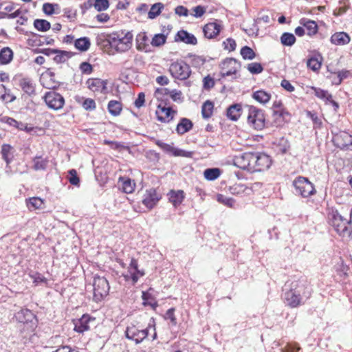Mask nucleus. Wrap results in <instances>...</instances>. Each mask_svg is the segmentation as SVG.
<instances>
[{
  "mask_svg": "<svg viewBox=\"0 0 352 352\" xmlns=\"http://www.w3.org/2000/svg\"><path fill=\"white\" fill-rule=\"evenodd\" d=\"M86 85L87 87L94 92L106 93L107 92V81L98 78H89Z\"/></svg>",
  "mask_w": 352,
  "mask_h": 352,
  "instance_id": "17",
  "label": "nucleus"
},
{
  "mask_svg": "<svg viewBox=\"0 0 352 352\" xmlns=\"http://www.w3.org/2000/svg\"><path fill=\"white\" fill-rule=\"evenodd\" d=\"M242 111L243 109L241 104H233L227 109L226 115L230 120L232 121H237L241 115Z\"/></svg>",
  "mask_w": 352,
  "mask_h": 352,
  "instance_id": "28",
  "label": "nucleus"
},
{
  "mask_svg": "<svg viewBox=\"0 0 352 352\" xmlns=\"http://www.w3.org/2000/svg\"><path fill=\"white\" fill-rule=\"evenodd\" d=\"M248 70L252 74H258L263 71V65L259 63H251L248 65Z\"/></svg>",
  "mask_w": 352,
  "mask_h": 352,
  "instance_id": "58",
  "label": "nucleus"
},
{
  "mask_svg": "<svg viewBox=\"0 0 352 352\" xmlns=\"http://www.w3.org/2000/svg\"><path fill=\"white\" fill-rule=\"evenodd\" d=\"M43 98L47 106L55 111L61 109L65 104L64 97L54 91L46 92Z\"/></svg>",
  "mask_w": 352,
  "mask_h": 352,
  "instance_id": "8",
  "label": "nucleus"
},
{
  "mask_svg": "<svg viewBox=\"0 0 352 352\" xmlns=\"http://www.w3.org/2000/svg\"><path fill=\"white\" fill-rule=\"evenodd\" d=\"M321 61L316 56H311L307 62V67L314 72L318 71L321 67Z\"/></svg>",
  "mask_w": 352,
  "mask_h": 352,
  "instance_id": "53",
  "label": "nucleus"
},
{
  "mask_svg": "<svg viewBox=\"0 0 352 352\" xmlns=\"http://www.w3.org/2000/svg\"><path fill=\"white\" fill-rule=\"evenodd\" d=\"M293 186L297 194L304 198H307L316 194V191L314 184L307 177H297L293 182Z\"/></svg>",
  "mask_w": 352,
  "mask_h": 352,
  "instance_id": "5",
  "label": "nucleus"
},
{
  "mask_svg": "<svg viewBox=\"0 0 352 352\" xmlns=\"http://www.w3.org/2000/svg\"><path fill=\"white\" fill-rule=\"evenodd\" d=\"M175 41L192 45H195L197 43V39L195 36L184 30H181L177 32L175 36Z\"/></svg>",
  "mask_w": 352,
  "mask_h": 352,
  "instance_id": "19",
  "label": "nucleus"
},
{
  "mask_svg": "<svg viewBox=\"0 0 352 352\" xmlns=\"http://www.w3.org/2000/svg\"><path fill=\"white\" fill-rule=\"evenodd\" d=\"M26 205L30 210H34L43 208L44 202L40 197H34L26 199Z\"/></svg>",
  "mask_w": 352,
  "mask_h": 352,
  "instance_id": "37",
  "label": "nucleus"
},
{
  "mask_svg": "<svg viewBox=\"0 0 352 352\" xmlns=\"http://www.w3.org/2000/svg\"><path fill=\"white\" fill-rule=\"evenodd\" d=\"M135 41L136 48L138 50L146 53L151 52V49L148 43V38L146 32H143L138 34Z\"/></svg>",
  "mask_w": 352,
  "mask_h": 352,
  "instance_id": "22",
  "label": "nucleus"
},
{
  "mask_svg": "<svg viewBox=\"0 0 352 352\" xmlns=\"http://www.w3.org/2000/svg\"><path fill=\"white\" fill-rule=\"evenodd\" d=\"M192 127L193 123L190 119L182 118L177 124L175 131L179 135H183L190 131Z\"/></svg>",
  "mask_w": 352,
  "mask_h": 352,
  "instance_id": "29",
  "label": "nucleus"
},
{
  "mask_svg": "<svg viewBox=\"0 0 352 352\" xmlns=\"http://www.w3.org/2000/svg\"><path fill=\"white\" fill-rule=\"evenodd\" d=\"M104 144L109 145L112 149L121 151L122 150L130 151L129 146L124 145L123 143L120 142H113L111 140H104Z\"/></svg>",
  "mask_w": 352,
  "mask_h": 352,
  "instance_id": "52",
  "label": "nucleus"
},
{
  "mask_svg": "<svg viewBox=\"0 0 352 352\" xmlns=\"http://www.w3.org/2000/svg\"><path fill=\"white\" fill-rule=\"evenodd\" d=\"M273 144L276 152L281 155L287 153V152L290 148V142L285 137H281L280 138L276 139L273 142Z\"/></svg>",
  "mask_w": 352,
  "mask_h": 352,
  "instance_id": "25",
  "label": "nucleus"
},
{
  "mask_svg": "<svg viewBox=\"0 0 352 352\" xmlns=\"http://www.w3.org/2000/svg\"><path fill=\"white\" fill-rule=\"evenodd\" d=\"M284 300L286 305L292 308L297 307L305 302L292 287L284 293Z\"/></svg>",
  "mask_w": 352,
  "mask_h": 352,
  "instance_id": "15",
  "label": "nucleus"
},
{
  "mask_svg": "<svg viewBox=\"0 0 352 352\" xmlns=\"http://www.w3.org/2000/svg\"><path fill=\"white\" fill-rule=\"evenodd\" d=\"M168 71L173 78L179 80H187L192 73L190 65L182 60L171 63Z\"/></svg>",
  "mask_w": 352,
  "mask_h": 352,
  "instance_id": "4",
  "label": "nucleus"
},
{
  "mask_svg": "<svg viewBox=\"0 0 352 352\" xmlns=\"http://www.w3.org/2000/svg\"><path fill=\"white\" fill-rule=\"evenodd\" d=\"M329 217L330 224L340 236L352 239V228L349 219L342 217L337 210H333Z\"/></svg>",
  "mask_w": 352,
  "mask_h": 352,
  "instance_id": "2",
  "label": "nucleus"
},
{
  "mask_svg": "<svg viewBox=\"0 0 352 352\" xmlns=\"http://www.w3.org/2000/svg\"><path fill=\"white\" fill-rule=\"evenodd\" d=\"M94 300L96 302L101 301L107 296L109 292L108 280L103 276L96 275L94 278Z\"/></svg>",
  "mask_w": 352,
  "mask_h": 352,
  "instance_id": "7",
  "label": "nucleus"
},
{
  "mask_svg": "<svg viewBox=\"0 0 352 352\" xmlns=\"http://www.w3.org/2000/svg\"><path fill=\"white\" fill-rule=\"evenodd\" d=\"M223 49L226 50H228L229 52H232L236 50V43L234 39L232 38H228L223 42Z\"/></svg>",
  "mask_w": 352,
  "mask_h": 352,
  "instance_id": "60",
  "label": "nucleus"
},
{
  "mask_svg": "<svg viewBox=\"0 0 352 352\" xmlns=\"http://www.w3.org/2000/svg\"><path fill=\"white\" fill-rule=\"evenodd\" d=\"M41 156H36L33 159L34 162V169L36 170H45L47 166V160H41Z\"/></svg>",
  "mask_w": 352,
  "mask_h": 352,
  "instance_id": "54",
  "label": "nucleus"
},
{
  "mask_svg": "<svg viewBox=\"0 0 352 352\" xmlns=\"http://www.w3.org/2000/svg\"><path fill=\"white\" fill-rule=\"evenodd\" d=\"M240 54L244 60H253L256 57L255 52L247 45L241 47Z\"/></svg>",
  "mask_w": 352,
  "mask_h": 352,
  "instance_id": "50",
  "label": "nucleus"
},
{
  "mask_svg": "<svg viewBox=\"0 0 352 352\" xmlns=\"http://www.w3.org/2000/svg\"><path fill=\"white\" fill-rule=\"evenodd\" d=\"M248 107V122L256 130H262L267 126L264 111L254 106Z\"/></svg>",
  "mask_w": 352,
  "mask_h": 352,
  "instance_id": "3",
  "label": "nucleus"
},
{
  "mask_svg": "<svg viewBox=\"0 0 352 352\" xmlns=\"http://www.w3.org/2000/svg\"><path fill=\"white\" fill-rule=\"evenodd\" d=\"M214 104L210 100H206L201 107V115L203 118L208 119L212 115Z\"/></svg>",
  "mask_w": 352,
  "mask_h": 352,
  "instance_id": "43",
  "label": "nucleus"
},
{
  "mask_svg": "<svg viewBox=\"0 0 352 352\" xmlns=\"http://www.w3.org/2000/svg\"><path fill=\"white\" fill-rule=\"evenodd\" d=\"M33 25L40 32H47L51 28V23L45 19H36L34 21Z\"/></svg>",
  "mask_w": 352,
  "mask_h": 352,
  "instance_id": "41",
  "label": "nucleus"
},
{
  "mask_svg": "<svg viewBox=\"0 0 352 352\" xmlns=\"http://www.w3.org/2000/svg\"><path fill=\"white\" fill-rule=\"evenodd\" d=\"M114 38L113 32L110 34L106 32L98 34L96 38V44L105 50L113 49V43L115 42Z\"/></svg>",
  "mask_w": 352,
  "mask_h": 352,
  "instance_id": "18",
  "label": "nucleus"
},
{
  "mask_svg": "<svg viewBox=\"0 0 352 352\" xmlns=\"http://www.w3.org/2000/svg\"><path fill=\"white\" fill-rule=\"evenodd\" d=\"M91 45L90 39L88 37H81L74 41V46L80 52L87 51Z\"/></svg>",
  "mask_w": 352,
  "mask_h": 352,
  "instance_id": "38",
  "label": "nucleus"
},
{
  "mask_svg": "<svg viewBox=\"0 0 352 352\" xmlns=\"http://www.w3.org/2000/svg\"><path fill=\"white\" fill-rule=\"evenodd\" d=\"M257 172L267 170L272 164V159L265 153L256 152Z\"/></svg>",
  "mask_w": 352,
  "mask_h": 352,
  "instance_id": "21",
  "label": "nucleus"
},
{
  "mask_svg": "<svg viewBox=\"0 0 352 352\" xmlns=\"http://www.w3.org/2000/svg\"><path fill=\"white\" fill-rule=\"evenodd\" d=\"M248 170L250 172H257L256 166V152H248Z\"/></svg>",
  "mask_w": 352,
  "mask_h": 352,
  "instance_id": "51",
  "label": "nucleus"
},
{
  "mask_svg": "<svg viewBox=\"0 0 352 352\" xmlns=\"http://www.w3.org/2000/svg\"><path fill=\"white\" fill-rule=\"evenodd\" d=\"M95 318L89 314H83L80 318L74 320V330L78 333H82L89 329V323L94 322Z\"/></svg>",
  "mask_w": 352,
  "mask_h": 352,
  "instance_id": "16",
  "label": "nucleus"
},
{
  "mask_svg": "<svg viewBox=\"0 0 352 352\" xmlns=\"http://www.w3.org/2000/svg\"><path fill=\"white\" fill-rule=\"evenodd\" d=\"M79 68L82 74L87 75L91 74L94 71L93 66L88 62L80 63Z\"/></svg>",
  "mask_w": 352,
  "mask_h": 352,
  "instance_id": "64",
  "label": "nucleus"
},
{
  "mask_svg": "<svg viewBox=\"0 0 352 352\" xmlns=\"http://www.w3.org/2000/svg\"><path fill=\"white\" fill-rule=\"evenodd\" d=\"M155 144L157 145L165 153L170 154L175 157L181 156L185 157H192L193 155L192 151H188L179 148L174 147L173 143L172 144H168L163 142L160 140H155Z\"/></svg>",
  "mask_w": 352,
  "mask_h": 352,
  "instance_id": "9",
  "label": "nucleus"
},
{
  "mask_svg": "<svg viewBox=\"0 0 352 352\" xmlns=\"http://www.w3.org/2000/svg\"><path fill=\"white\" fill-rule=\"evenodd\" d=\"M252 98L261 104H266L271 99V94L263 89H259L252 93Z\"/></svg>",
  "mask_w": 352,
  "mask_h": 352,
  "instance_id": "34",
  "label": "nucleus"
},
{
  "mask_svg": "<svg viewBox=\"0 0 352 352\" xmlns=\"http://www.w3.org/2000/svg\"><path fill=\"white\" fill-rule=\"evenodd\" d=\"M167 35L168 33L166 34L164 33L155 34L151 42V45L153 47H160L163 45L166 41Z\"/></svg>",
  "mask_w": 352,
  "mask_h": 352,
  "instance_id": "45",
  "label": "nucleus"
},
{
  "mask_svg": "<svg viewBox=\"0 0 352 352\" xmlns=\"http://www.w3.org/2000/svg\"><path fill=\"white\" fill-rule=\"evenodd\" d=\"M107 109L111 115L117 116L120 114L122 105L120 102L112 100L109 102Z\"/></svg>",
  "mask_w": 352,
  "mask_h": 352,
  "instance_id": "39",
  "label": "nucleus"
},
{
  "mask_svg": "<svg viewBox=\"0 0 352 352\" xmlns=\"http://www.w3.org/2000/svg\"><path fill=\"white\" fill-rule=\"evenodd\" d=\"M168 200L174 207L179 206L184 199V192L182 190H171L168 193Z\"/></svg>",
  "mask_w": 352,
  "mask_h": 352,
  "instance_id": "27",
  "label": "nucleus"
},
{
  "mask_svg": "<svg viewBox=\"0 0 352 352\" xmlns=\"http://www.w3.org/2000/svg\"><path fill=\"white\" fill-rule=\"evenodd\" d=\"M221 175V170L218 168H206L204 172L206 180L213 181L217 179Z\"/></svg>",
  "mask_w": 352,
  "mask_h": 352,
  "instance_id": "42",
  "label": "nucleus"
},
{
  "mask_svg": "<svg viewBox=\"0 0 352 352\" xmlns=\"http://www.w3.org/2000/svg\"><path fill=\"white\" fill-rule=\"evenodd\" d=\"M45 78H48L46 82V85H43L45 88L49 89H56L59 87V82L55 80V73L52 72L50 69H48L44 74L43 78L45 79Z\"/></svg>",
  "mask_w": 352,
  "mask_h": 352,
  "instance_id": "31",
  "label": "nucleus"
},
{
  "mask_svg": "<svg viewBox=\"0 0 352 352\" xmlns=\"http://www.w3.org/2000/svg\"><path fill=\"white\" fill-rule=\"evenodd\" d=\"M222 29L221 24L217 22H212L206 24L203 28L205 37L212 39L218 36Z\"/></svg>",
  "mask_w": 352,
  "mask_h": 352,
  "instance_id": "20",
  "label": "nucleus"
},
{
  "mask_svg": "<svg viewBox=\"0 0 352 352\" xmlns=\"http://www.w3.org/2000/svg\"><path fill=\"white\" fill-rule=\"evenodd\" d=\"M339 3L340 6L334 11V14L336 15H342L344 14L349 8L348 0H342Z\"/></svg>",
  "mask_w": 352,
  "mask_h": 352,
  "instance_id": "61",
  "label": "nucleus"
},
{
  "mask_svg": "<svg viewBox=\"0 0 352 352\" xmlns=\"http://www.w3.org/2000/svg\"><path fill=\"white\" fill-rule=\"evenodd\" d=\"M19 86L21 89L29 96L36 95L35 85L30 78H23L19 80Z\"/></svg>",
  "mask_w": 352,
  "mask_h": 352,
  "instance_id": "24",
  "label": "nucleus"
},
{
  "mask_svg": "<svg viewBox=\"0 0 352 352\" xmlns=\"http://www.w3.org/2000/svg\"><path fill=\"white\" fill-rule=\"evenodd\" d=\"M94 7L98 12L107 10L109 7V0H94Z\"/></svg>",
  "mask_w": 352,
  "mask_h": 352,
  "instance_id": "56",
  "label": "nucleus"
},
{
  "mask_svg": "<svg viewBox=\"0 0 352 352\" xmlns=\"http://www.w3.org/2000/svg\"><path fill=\"white\" fill-rule=\"evenodd\" d=\"M54 54H56V56L53 58L54 60L56 63H63L69 58H72L74 55V53L57 49V52H56Z\"/></svg>",
  "mask_w": 352,
  "mask_h": 352,
  "instance_id": "35",
  "label": "nucleus"
},
{
  "mask_svg": "<svg viewBox=\"0 0 352 352\" xmlns=\"http://www.w3.org/2000/svg\"><path fill=\"white\" fill-rule=\"evenodd\" d=\"M296 37L292 33L284 32L280 36V42L285 46H292L296 42Z\"/></svg>",
  "mask_w": 352,
  "mask_h": 352,
  "instance_id": "44",
  "label": "nucleus"
},
{
  "mask_svg": "<svg viewBox=\"0 0 352 352\" xmlns=\"http://www.w3.org/2000/svg\"><path fill=\"white\" fill-rule=\"evenodd\" d=\"M25 35L29 37L28 43L32 46H41L44 44L54 45V39L50 36H41L32 32H26Z\"/></svg>",
  "mask_w": 352,
  "mask_h": 352,
  "instance_id": "13",
  "label": "nucleus"
},
{
  "mask_svg": "<svg viewBox=\"0 0 352 352\" xmlns=\"http://www.w3.org/2000/svg\"><path fill=\"white\" fill-rule=\"evenodd\" d=\"M248 152L243 153L242 154H239L238 155L234 156L233 159V164L236 167L243 169L247 170L248 167Z\"/></svg>",
  "mask_w": 352,
  "mask_h": 352,
  "instance_id": "33",
  "label": "nucleus"
},
{
  "mask_svg": "<svg viewBox=\"0 0 352 352\" xmlns=\"http://www.w3.org/2000/svg\"><path fill=\"white\" fill-rule=\"evenodd\" d=\"M175 308L171 307L166 311L164 316V318L166 320H170L171 324L174 326L177 324V318L175 316Z\"/></svg>",
  "mask_w": 352,
  "mask_h": 352,
  "instance_id": "62",
  "label": "nucleus"
},
{
  "mask_svg": "<svg viewBox=\"0 0 352 352\" xmlns=\"http://www.w3.org/2000/svg\"><path fill=\"white\" fill-rule=\"evenodd\" d=\"M217 200L218 202L223 204V205L229 207L233 208L235 200L232 197H228L221 194H218L217 196Z\"/></svg>",
  "mask_w": 352,
  "mask_h": 352,
  "instance_id": "55",
  "label": "nucleus"
},
{
  "mask_svg": "<svg viewBox=\"0 0 352 352\" xmlns=\"http://www.w3.org/2000/svg\"><path fill=\"white\" fill-rule=\"evenodd\" d=\"M187 58L191 59L190 63L195 67H199L206 63V58L202 56L195 55L191 53L188 54Z\"/></svg>",
  "mask_w": 352,
  "mask_h": 352,
  "instance_id": "47",
  "label": "nucleus"
},
{
  "mask_svg": "<svg viewBox=\"0 0 352 352\" xmlns=\"http://www.w3.org/2000/svg\"><path fill=\"white\" fill-rule=\"evenodd\" d=\"M14 53L9 47H4L0 50V65H8L13 59Z\"/></svg>",
  "mask_w": 352,
  "mask_h": 352,
  "instance_id": "32",
  "label": "nucleus"
},
{
  "mask_svg": "<svg viewBox=\"0 0 352 352\" xmlns=\"http://www.w3.org/2000/svg\"><path fill=\"white\" fill-rule=\"evenodd\" d=\"M120 180L122 181V189L126 193H131L135 188V183L129 177H120Z\"/></svg>",
  "mask_w": 352,
  "mask_h": 352,
  "instance_id": "49",
  "label": "nucleus"
},
{
  "mask_svg": "<svg viewBox=\"0 0 352 352\" xmlns=\"http://www.w3.org/2000/svg\"><path fill=\"white\" fill-rule=\"evenodd\" d=\"M351 41L349 35L344 32H338L331 35L330 41L336 45H345Z\"/></svg>",
  "mask_w": 352,
  "mask_h": 352,
  "instance_id": "23",
  "label": "nucleus"
},
{
  "mask_svg": "<svg viewBox=\"0 0 352 352\" xmlns=\"http://www.w3.org/2000/svg\"><path fill=\"white\" fill-rule=\"evenodd\" d=\"M299 23L306 28L307 34L310 36L315 35L318 32V26L315 21L307 18H302L300 19Z\"/></svg>",
  "mask_w": 352,
  "mask_h": 352,
  "instance_id": "26",
  "label": "nucleus"
},
{
  "mask_svg": "<svg viewBox=\"0 0 352 352\" xmlns=\"http://www.w3.org/2000/svg\"><path fill=\"white\" fill-rule=\"evenodd\" d=\"M158 109L161 110L162 112L164 113L166 116L164 117L162 116H160L158 112L156 111L157 118L161 122L168 123L170 120L173 119V114L176 113V111H173L170 107H162L161 104L158 105Z\"/></svg>",
  "mask_w": 352,
  "mask_h": 352,
  "instance_id": "30",
  "label": "nucleus"
},
{
  "mask_svg": "<svg viewBox=\"0 0 352 352\" xmlns=\"http://www.w3.org/2000/svg\"><path fill=\"white\" fill-rule=\"evenodd\" d=\"M55 8H59L57 3H45L43 5V12L46 15H52L55 12Z\"/></svg>",
  "mask_w": 352,
  "mask_h": 352,
  "instance_id": "59",
  "label": "nucleus"
},
{
  "mask_svg": "<svg viewBox=\"0 0 352 352\" xmlns=\"http://www.w3.org/2000/svg\"><path fill=\"white\" fill-rule=\"evenodd\" d=\"M312 89L314 91V95L317 98L324 100L326 104L328 103L329 100H331V94H329L327 90L317 87H312Z\"/></svg>",
  "mask_w": 352,
  "mask_h": 352,
  "instance_id": "46",
  "label": "nucleus"
},
{
  "mask_svg": "<svg viewBox=\"0 0 352 352\" xmlns=\"http://www.w3.org/2000/svg\"><path fill=\"white\" fill-rule=\"evenodd\" d=\"M82 106L86 111H93L96 107L95 100L91 98H86L83 101Z\"/></svg>",
  "mask_w": 352,
  "mask_h": 352,
  "instance_id": "63",
  "label": "nucleus"
},
{
  "mask_svg": "<svg viewBox=\"0 0 352 352\" xmlns=\"http://www.w3.org/2000/svg\"><path fill=\"white\" fill-rule=\"evenodd\" d=\"M13 147L8 144H3L1 146V153L2 155V158L7 164L11 163L13 159V153H12Z\"/></svg>",
  "mask_w": 352,
  "mask_h": 352,
  "instance_id": "36",
  "label": "nucleus"
},
{
  "mask_svg": "<svg viewBox=\"0 0 352 352\" xmlns=\"http://www.w3.org/2000/svg\"><path fill=\"white\" fill-rule=\"evenodd\" d=\"M291 287L295 289V292L304 302L309 298L311 295L312 289L310 285L305 280H299L292 282Z\"/></svg>",
  "mask_w": 352,
  "mask_h": 352,
  "instance_id": "12",
  "label": "nucleus"
},
{
  "mask_svg": "<svg viewBox=\"0 0 352 352\" xmlns=\"http://www.w3.org/2000/svg\"><path fill=\"white\" fill-rule=\"evenodd\" d=\"M68 181L72 185L75 186H79L80 178L78 176L76 170L70 169L68 171Z\"/></svg>",
  "mask_w": 352,
  "mask_h": 352,
  "instance_id": "57",
  "label": "nucleus"
},
{
  "mask_svg": "<svg viewBox=\"0 0 352 352\" xmlns=\"http://www.w3.org/2000/svg\"><path fill=\"white\" fill-rule=\"evenodd\" d=\"M148 335V330L146 327L144 329L139 330L135 325L127 327L125 330V336L127 339L133 340L136 344H140Z\"/></svg>",
  "mask_w": 352,
  "mask_h": 352,
  "instance_id": "11",
  "label": "nucleus"
},
{
  "mask_svg": "<svg viewBox=\"0 0 352 352\" xmlns=\"http://www.w3.org/2000/svg\"><path fill=\"white\" fill-rule=\"evenodd\" d=\"M241 67V62L234 58H226L221 64V77L229 76L235 74L238 69Z\"/></svg>",
  "mask_w": 352,
  "mask_h": 352,
  "instance_id": "10",
  "label": "nucleus"
},
{
  "mask_svg": "<svg viewBox=\"0 0 352 352\" xmlns=\"http://www.w3.org/2000/svg\"><path fill=\"white\" fill-rule=\"evenodd\" d=\"M161 195L158 194L156 189L151 188L147 189L144 195L142 204L148 209L153 208L161 199Z\"/></svg>",
  "mask_w": 352,
  "mask_h": 352,
  "instance_id": "14",
  "label": "nucleus"
},
{
  "mask_svg": "<svg viewBox=\"0 0 352 352\" xmlns=\"http://www.w3.org/2000/svg\"><path fill=\"white\" fill-rule=\"evenodd\" d=\"M113 35L115 37L113 38L115 42L113 43V49L117 52H125L131 47L133 36L131 32H127L125 34L122 32L121 34L118 32H113Z\"/></svg>",
  "mask_w": 352,
  "mask_h": 352,
  "instance_id": "6",
  "label": "nucleus"
},
{
  "mask_svg": "<svg viewBox=\"0 0 352 352\" xmlns=\"http://www.w3.org/2000/svg\"><path fill=\"white\" fill-rule=\"evenodd\" d=\"M164 7V4L160 2L155 3L153 5H152L151 8H150L148 12V18L150 19H155L157 16L160 14Z\"/></svg>",
  "mask_w": 352,
  "mask_h": 352,
  "instance_id": "40",
  "label": "nucleus"
},
{
  "mask_svg": "<svg viewBox=\"0 0 352 352\" xmlns=\"http://www.w3.org/2000/svg\"><path fill=\"white\" fill-rule=\"evenodd\" d=\"M14 318L19 323L20 336L22 338H30L38 326L36 316L30 309L22 308L14 314Z\"/></svg>",
  "mask_w": 352,
  "mask_h": 352,
  "instance_id": "1",
  "label": "nucleus"
},
{
  "mask_svg": "<svg viewBox=\"0 0 352 352\" xmlns=\"http://www.w3.org/2000/svg\"><path fill=\"white\" fill-rule=\"evenodd\" d=\"M29 276L32 278L33 283L36 286L43 284H47V279L39 272H31L29 274Z\"/></svg>",
  "mask_w": 352,
  "mask_h": 352,
  "instance_id": "48",
  "label": "nucleus"
}]
</instances>
